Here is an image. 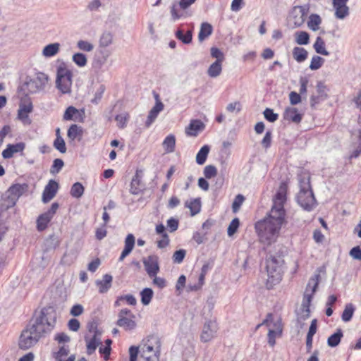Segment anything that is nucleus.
Instances as JSON below:
<instances>
[{"instance_id": "obj_14", "label": "nucleus", "mask_w": 361, "mask_h": 361, "mask_svg": "<svg viewBox=\"0 0 361 361\" xmlns=\"http://www.w3.org/2000/svg\"><path fill=\"white\" fill-rule=\"evenodd\" d=\"M142 171L137 169L130 183V192L133 195H139L144 190V183L142 181Z\"/></svg>"}, {"instance_id": "obj_22", "label": "nucleus", "mask_w": 361, "mask_h": 361, "mask_svg": "<svg viewBox=\"0 0 361 361\" xmlns=\"http://www.w3.org/2000/svg\"><path fill=\"white\" fill-rule=\"evenodd\" d=\"M283 118L286 121L299 123L302 121V116L298 112L297 108L288 106L284 111Z\"/></svg>"}, {"instance_id": "obj_48", "label": "nucleus", "mask_w": 361, "mask_h": 361, "mask_svg": "<svg viewBox=\"0 0 361 361\" xmlns=\"http://www.w3.org/2000/svg\"><path fill=\"white\" fill-rule=\"evenodd\" d=\"M240 226V220L238 218H234L231 222L230 223L228 229L227 233L228 235L231 237L233 236L238 231Z\"/></svg>"}, {"instance_id": "obj_64", "label": "nucleus", "mask_w": 361, "mask_h": 361, "mask_svg": "<svg viewBox=\"0 0 361 361\" xmlns=\"http://www.w3.org/2000/svg\"><path fill=\"white\" fill-rule=\"evenodd\" d=\"M349 254L354 259L361 260V248L360 246L353 247Z\"/></svg>"}, {"instance_id": "obj_57", "label": "nucleus", "mask_w": 361, "mask_h": 361, "mask_svg": "<svg viewBox=\"0 0 361 361\" xmlns=\"http://www.w3.org/2000/svg\"><path fill=\"white\" fill-rule=\"evenodd\" d=\"M77 45L80 50L85 51H91L93 49V45L87 41L80 40Z\"/></svg>"}, {"instance_id": "obj_63", "label": "nucleus", "mask_w": 361, "mask_h": 361, "mask_svg": "<svg viewBox=\"0 0 361 361\" xmlns=\"http://www.w3.org/2000/svg\"><path fill=\"white\" fill-rule=\"evenodd\" d=\"M290 102L292 105H296L301 102L300 94L296 92H291L289 94Z\"/></svg>"}, {"instance_id": "obj_41", "label": "nucleus", "mask_w": 361, "mask_h": 361, "mask_svg": "<svg viewBox=\"0 0 361 361\" xmlns=\"http://www.w3.org/2000/svg\"><path fill=\"white\" fill-rule=\"evenodd\" d=\"M59 51V44L54 43L46 46L43 49V54L47 57L56 55Z\"/></svg>"}, {"instance_id": "obj_4", "label": "nucleus", "mask_w": 361, "mask_h": 361, "mask_svg": "<svg viewBox=\"0 0 361 361\" xmlns=\"http://www.w3.org/2000/svg\"><path fill=\"white\" fill-rule=\"evenodd\" d=\"M254 227L259 242L266 246H270L277 241L282 228L265 217L256 221Z\"/></svg>"}, {"instance_id": "obj_51", "label": "nucleus", "mask_w": 361, "mask_h": 361, "mask_svg": "<svg viewBox=\"0 0 361 361\" xmlns=\"http://www.w3.org/2000/svg\"><path fill=\"white\" fill-rule=\"evenodd\" d=\"M206 274H207V268H206L205 266H204L202 268L201 274L199 276L198 284L195 285V286H194L192 287H190V290H199V289H200L202 288V286L204 283V279H205Z\"/></svg>"}, {"instance_id": "obj_54", "label": "nucleus", "mask_w": 361, "mask_h": 361, "mask_svg": "<svg viewBox=\"0 0 361 361\" xmlns=\"http://www.w3.org/2000/svg\"><path fill=\"white\" fill-rule=\"evenodd\" d=\"M245 201V197L243 195L239 194L235 196L234 201L232 204V209L234 213H236L239 211L241 205Z\"/></svg>"}, {"instance_id": "obj_17", "label": "nucleus", "mask_w": 361, "mask_h": 361, "mask_svg": "<svg viewBox=\"0 0 361 361\" xmlns=\"http://www.w3.org/2000/svg\"><path fill=\"white\" fill-rule=\"evenodd\" d=\"M59 189V184L54 180H50L45 186L42 193V201L44 203L49 202L56 195Z\"/></svg>"}, {"instance_id": "obj_18", "label": "nucleus", "mask_w": 361, "mask_h": 361, "mask_svg": "<svg viewBox=\"0 0 361 361\" xmlns=\"http://www.w3.org/2000/svg\"><path fill=\"white\" fill-rule=\"evenodd\" d=\"M84 117V110H78L72 106H68L63 114V119L66 121L73 120L75 121L83 122Z\"/></svg>"}, {"instance_id": "obj_35", "label": "nucleus", "mask_w": 361, "mask_h": 361, "mask_svg": "<svg viewBox=\"0 0 361 361\" xmlns=\"http://www.w3.org/2000/svg\"><path fill=\"white\" fill-rule=\"evenodd\" d=\"M209 152V147L208 145L202 147L196 155V162L200 165L204 164L207 160Z\"/></svg>"}, {"instance_id": "obj_16", "label": "nucleus", "mask_w": 361, "mask_h": 361, "mask_svg": "<svg viewBox=\"0 0 361 361\" xmlns=\"http://www.w3.org/2000/svg\"><path fill=\"white\" fill-rule=\"evenodd\" d=\"M25 148V144L23 142L16 144H8L7 145L6 149L2 151L1 154L4 159H11L14 156L15 154H23Z\"/></svg>"}, {"instance_id": "obj_11", "label": "nucleus", "mask_w": 361, "mask_h": 361, "mask_svg": "<svg viewBox=\"0 0 361 361\" xmlns=\"http://www.w3.org/2000/svg\"><path fill=\"white\" fill-rule=\"evenodd\" d=\"M32 110L33 106L30 98H27L24 101H21L18 111V118L24 125H30L32 121L29 117V114L32 111Z\"/></svg>"}, {"instance_id": "obj_13", "label": "nucleus", "mask_w": 361, "mask_h": 361, "mask_svg": "<svg viewBox=\"0 0 361 361\" xmlns=\"http://www.w3.org/2000/svg\"><path fill=\"white\" fill-rule=\"evenodd\" d=\"M143 264L150 278L155 277L159 271V257L156 255H151L145 258Z\"/></svg>"}, {"instance_id": "obj_10", "label": "nucleus", "mask_w": 361, "mask_h": 361, "mask_svg": "<svg viewBox=\"0 0 361 361\" xmlns=\"http://www.w3.org/2000/svg\"><path fill=\"white\" fill-rule=\"evenodd\" d=\"M135 316L130 310L122 309L118 314L117 325L126 331H130L135 328L136 323L134 321Z\"/></svg>"}, {"instance_id": "obj_59", "label": "nucleus", "mask_w": 361, "mask_h": 361, "mask_svg": "<svg viewBox=\"0 0 361 361\" xmlns=\"http://www.w3.org/2000/svg\"><path fill=\"white\" fill-rule=\"evenodd\" d=\"M271 139H272V134L271 131H267L262 140V145L265 149L269 148L271 146Z\"/></svg>"}, {"instance_id": "obj_9", "label": "nucleus", "mask_w": 361, "mask_h": 361, "mask_svg": "<svg viewBox=\"0 0 361 361\" xmlns=\"http://www.w3.org/2000/svg\"><path fill=\"white\" fill-rule=\"evenodd\" d=\"M73 73L65 65H61L57 68L56 84L62 94L70 93L72 86Z\"/></svg>"}, {"instance_id": "obj_6", "label": "nucleus", "mask_w": 361, "mask_h": 361, "mask_svg": "<svg viewBox=\"0 0 361 361\" xmlns=\"http://www.w3.org/2000/svg\"><path fill=\"white\" fill-rule=\"evenodd\" d=\"M299 184L300 191L297 195V202L304 210L310 212L317 205L311 188L310 178L307 176L300 178Z\"/></svg>"}, {"instance_id": "obj_52", "label": "nucleus", "mask_w": 361, "mask_h": 361, "mask_svg": "<svg viewBox=\"0 0 361 361\" xmlns=\"http://www.w3.org/2000/svg\"><path fill=\"white\" fill-rule=\"evenodd\" d=\"M203 173L206 178L210 179L217 175V169L213 165H207L204 167Z\"/></svg>"}, {"instance_id": "obj_53", "label": "nucleus", "mask_w": 361, "mask_h": 361, "mask_svg": "<svg viewBox=\"0 0 361 361\" xmlns=\"http://www.w3.org/2000/svg\"><path fill=\"white\" fill-rule=\"evenodd\" d=\"M54 147L61 153H65L66 152V143L61 136L56 137L54 142Z\"/></svg>"}, {"instance_id": "obj_34", "label": "nucleus", "mask_w": 361, "mask_h": 361, "mask_svg": "<svg viewBox=\"0 0 361 361\" xmlns=\"http://www.w3.org/2000/svg\"><path fill=\"white\" fill-rule=\"evenodd\" d=\"M343 336V331L341 329H337L336 332L331 335L327 340V344L330 347L337 346Z\"/></svg>"}, {"instance_id": "obj_37", "label": "nucleus", "mask_w": 361, "mask_h": 361, "mask_svg": "<svg viewBox=\"0 0 361 361\" xmlns=\"http://www.w3.org/2000/svg\"><path fill=\"white\" fill-rule=\"evenodd\" d=\"M185 207H188L190 210L192 216L198 214L201 209V203L198 199L191 200L185 203Z\"/></svg>"}, {"instance_id": "obj_19", "label": "nucleus", "mask_w": 361, "mask_h": 361, "mask_svg": "<svg viewBox=\"0 0 361 361\" xmlns=\"http://www.w3.org/2000/svg\"><path fill=\"white\" fill-rule=\"evenodd\" d=\"M348 0H333V6L335 9V16L343 19L349 14V8L347 6Z\"/></svg>"}, {"instance_id": "obj_25", "label": "nucleus", "mask_w": 361, "mask_h": 361, "mask_svg": "<svg viewBox=\"0 0 361 361\" xmlns=\"http://www.w3.org/2000/svg\"><path fill=\"white\" fill-rule=\"evenodd\" d=\"M112 282V276L109 274H105L103 276L102 280H98L96 281V284L99 288V292L100 293H104L108 291V290L111 286Z\"/></svg>"}, {"instance_id": "obj_55", "label": "nucleus", "mask_w": 361, "mask_h": 361, "mask_svg": "<svg viewBox=\"0 0 361 361\" xmlns=\"http://www.w3.org/2000/svg\"><path fill=\"white\" fill-rule=\"evenodd\" d=\"M264 118L269 122H275L279 118V115L275 114L273 109L267 108L264 111Z\"/></svg>"}, {"instance_id": "obj_2", "label": "nucleus", "mask_w": 361, "mask_h": 361, "mask_svg": "<svg viewBox=\"0 0 361 361\" xmlns=\"http://www.w3.org/2000/svg\"><path fill=\"white\" fill-rule=\"evenodd\" d=\"M288 185L285 182L281 183L279 187L273 196L272 205L266 216V219L274 222L277 225L283 227L286 224L287 214L284 205L287 201Z\"/></svg>"}, {"instance_id": "obj_44", "label": "nucleus", "mask_w": 361, "mask_h": 361, "mask_svg": "<svg viewBox=\"0 0 361 361\" xmlns=\"http://www.w3.org/2000/svg\"><path fill=\"white\" fill-rule=\"evenodd\" d=\"M176 37L184 44H189L192 41V32L187 31L185 33L181 30H178L176 32Z\"/></svg>"}, {"instance_id": "obj_46", "label": "nucleus", "mask_w": 361, "mask_h": 361, "mask_svg": "<svg viewBox=\"0 0 361 361\" xmlns=\"http://www.w3.org/2000/svg\"><path fill=\"white\" fill-rule=\"evenodd\" d=\"M84 192V187L80 183H75L71 189V195L75 198L80 197Z\"/></svg>"}, {"instance_id": "obj_56", "label": "nucleus", "mask_w": 361, "mask_h": 361, "mask_svg": "<svg viewBox=\"0 0 361 361\" xmlns=\"http://www.w3.org/2000/svg\"><path fill=\"white\" fill-rule=\"evenodd\" d=\"M185 255H186V251L185 250L181 249V250L176 251L173 253V257H172L173 262L174 263H177V264L181 263L183 261V259L185 257Z\"/></svg>"}, {"instance_id": "obj_1", "label": "nucleus", "mask_w": 361, "mask_h": 361, "mask_svg": "<svg viewBox=\"0 0 361 361\" xmlns=\"http://www.w3.org/2000/svg\"><path fill=\"white\" fill-rule=\"evenodd\" d=\"M57 320L56 309L51 305L44 307L23 330L18 341L19 348L27 350L34 346L40 338L51 333Z\"/></svg>"}, {"instance_id": "obj_23", "label": "nucleus", "mask_w": 361, "mask_h": 361, "mask_svg": "<svg viewBox=\"0 0 361 361\" xmlns=\"http://www.w3.org/2000/svg\"><path fill=\"white\" fill-rule=\"evenodd\" d=\"M135 237L133 234H128L125 239V247L123 250L122 251L118 260L120 262L123 261V259L132 252L135 246Z\"/></svg>"}, {"instance_id": "obj_29", "label": "nucleus", "mask_w": 361, "mask_h": 361, "mask_svg": "<svg viewBox=\"0 0 361 361\" xmlns=\"http://www.w3.org/2000/svg\"><path fill=\"white\" fill-rule=\"evenodd\" d=\"M171 15L173 21H176L185 16V10L180 8L179 2H174L171 6Z\"/></svg>"}, {"instance_id": "obj_42", "label": "nucleus", "mask_w": 361, "mask_h": 361, "mask_svg": "<svg viewBox=\"0 0 361 361\" xmlns=\"http://www.w3.org/2000/svg\"><path fill=\"white\" fill-rule=\"evenodd\" d=\"M129 118L130 115L127 112L116 115L115 120L117 123V126L121 129L126 128Z\"/></svg>"}, {"instance_id": "obj_20", "label": "nucleus", "mask_w": 361, "mask_h": 361, "mask_svg": "<svg viewBox=\"0 0 361 361\" xmlns=\"http://www.w3.org/2000/svg\"><path fill=\"white\" fill-rule=\"evenodd\" d=\"M216 332V325L211 321L204 324L200 336L202 342H209L214 337Z\"/></svg>"}, {"instance_id": "obj_28", "label": "nucleus", "mask_w": 361, "mask_h": 361, "mask_svg": "<svg viewBox=\"0 0 361 361\" xmlns=\"http://www.w3.org/2000/svg\"><path fill=\"white\" fill-rule=\"evenodd\" d=\"M163 148L166 153H171L175 150L176 137L173 135H167L162 142Z\"/></svg>"}, {"instance_id": "obj_33", "label": "nucleus", "mask_w": 361, "mask_h": 361, "mask_svg": "<svg viewBox=\"0 0 361 361\" xmlns=\"http://www.w3.org/2000/svg\"><path fill=\"white\" fill-rule=\"evenodd\" d=\"M222 59H217L214 62L208 69V75L212 78H215L219 75L221 73Z\"/></svg>"}, {"instance_id": "obj_58", "label": "nucleus", "mask_w": 361, "mask_h": 361, "mask_svg": "<svg viewBox=\"0 0 361 361\" xmlns=\"http://www.w3.org/2000/svg\"><path fill=\"white\" fill-rule=\"evenodd\" d=\"M63 161L61 159H54L53 164L51 168V172L52 173H59V171L62 169L63 166Z\"/></svg>"}, {"instance_id": "obj_26", "label": "nucleus", "mask_w": 361, "mask_h": 361, "mask_svg": "<svg viewBox=\"0 0 361 361\" xmlns=\"http://www.w3.org/2000/svg\"><path fill=\"white\" fill-rule=\"evenodd\" d=\"M292 54L293 59L298 63L304 62L308 57L307 51L305 48L300 47H294L292 51Z\"/></svg>"}, {"instance_id": "obj_47", "label": "nucleus", "mask_w": 361, "mask_h": 361, "mask_svg": "<svg viewBox=\"0 0 361 361\" xmlns=\"http://www.w3.org/2000/svg\"><path fill=\"white\" fill-rule=\"evenodd\" d=\"M73 62L79 67H84L87 63V57L82 53H76L73 56Z\"/></svg>"}, {"instance_id": "obj_62", "label": "nucleus", "mask_w": 361, "mask_h": 361, "mask_svg": "<svg viewBox=\"0 0 361 361\" xmlns=\"http://www.w3.org/2000/svg\"><path fill=\"white\" fill-rule=\"evenodd\" d=\"M83 311H84L83 307L81 305L77 304V305H74L71 307L70 313L71 315H73L74 317H78V316H80V314H82Z\"/></svg>"}, {"instance_id": "obj_50", "label": "nucleus", "mask_w": 361, "mask_h": 361, "mask_svg": "<svg viewBox=\"0 0 361 361\" xmlns=\"http://www.w3.org/2000/svg\"><path fill=\"white\" fill-rule=\"evenodd\" d=\"M324 62V59L319 56H314L310 64V68L311 70H317L322 67Z\"/></svg>"}, {"instance_id": "obj_60", "label": "nucleus", "mask_w": 361, "mask_h": 361, "mask_svg": "<svg viewBox=\"0 0 361 361\" xmlns=\"http://www.w3.org/2000/svg\"><path fill=\"white\" fill-rule=\"evenodd\" d=\"M169 243L170 240L168 234H164V235L161 236V239L157 241V245L159 248L163 249L168 247Z\"/></svg>"}, {"instance_id": "obj_7", "label": "nucleus", "mask_w": 361, "mask_h": 361, "mask_svg": "<svg viewBox=\"0 0 361 361\" xmlns=\"http://www.w3.org/2000/svg\"><path fill=\"white\" fill-rule=\"evenodd\" d=\"M49 77L47 74L38 72L33 78H29L18 88L19 96L27 97L44 90L48 84Z\"/></svg>"}, {"instance_id": "obj_32", "label": "nucleus", "mask_w": 361, "mask_h": 361, "mask_svg": "<svg viewBox=\"0 0 361 361\" xmlns=\"http://www.w3.org/2000/svg\"><path fill=\"white\" fill-rule=\"evenodd\" d=\"M87 353L92 355L96 350L97 346L100 343L99 338L94 334L91 338H86Z\"/></svg>"}, {"instance_id": "obj_21", "label": "nucleus", "mask_w": 361, "mask_h": 361, "mask_svg": "<svg viewBox=\"0 0 361 361\" xmlns=\"http://www.w3.org/2000/svg\"><path fill=\"white\" fill-rule=\"evenodd\" d=\"M204 124L200 120H192L185 128V133L188 136L195 137L204 129Z\"/></svg>"}, {"instance_id": "obj_15", "label": "nucleus", "mask_w": 361, "mask_h": 361, "mask_svg": "<svg viewBox=\"0 0 361 361\" xmlns=\"http://www.w3.org/2000/svg\"><path fill=\"white\" fill-rule=\"evenodd\" d=\"M317 287V282L314 281L312 286H311V283L310 282L304 293L302 306L304 309H305V311L307 312V316H309L310 312V307Z\"/></svg>"}, {"instance_id": "obj_36", "label": "nucleus", "mask_w": 361, "mask_h": 361, "mask_svg": "<svg viewBox=\"0 0 361 361\" xmlns=\"http://www.w3.org/2000/svg\"><path fill=\"white\" fill-rule=\"evenodd\" d=\"M315 51L324 56H328L329 51L326 49V44L324 39L321 37H317L314 44Z\"/></svg>"}, {"instance_id": "obj_31", "label": "nucleus", "mask_w": 361, "mask_h": 361, "mask_svg": "<svg viewBox=\"0 0 361 361\" xmlns=\"http://www.w3.org/2000/svg\"><path fill=\"white\" fill-rule=\"evenodd\" d=\"M212 26L208 23H203L201 25L198 34V39L200 42L204 40L212 33Z\"/></svg>"}, {"instance_id": "obj_3", "label": "nucleus", "mask_w": 361, "mask_h": 361, "mask_svg": "<svg viewBox=\"0 0 361 361\" xmlns=\"http://www.w3.org/2000/svg\"><path fill=\"white\" fill-rule=\"evenodd\" d=\"M161 341L155 336H149L142 341L141 345L140 361H159L161 354ZM139 348L131 346L129 348V361H137Z\"/></svg>"}, {"instance_id": "obj_5", "label": "nucleus", "mask_w": 361, "mask_h": 361, "mask_svg": "<svg viewBox=\"0 0 361 361\" xmlns=\"http://www.w3.org/2000/svg\"><path fill=\"white\" fill-rule=\"evenodd\" d=\"M265 269L267 276L264 283L265 287L268 290L274 289L282 281V264L276 257L271 256L266 259Z\"/></svg>"}, {"instance_id": "obj_43", "label": "nucleus", "mask_w": 361, "mask_h": 361, "mask_svg": "<svg viewBox=\"0 0 361 361\" xmlns=\"http://www.w3.org/2000/svg\"><path fill=\"white\" fill-rule=\"evenodd\" d=\"M354 312L355 308L353 304L346 305L341 315L342 320L345 322H349L352 319Z\"/></svg>"}, {"instance_id": "obj_30", "label": "nucleus", "mask_w": 361, "mask_h": 361, "mask_svg": "<svg viewBox=\"0 0 361 361\" xmlns=\"http://www.w3.org/2000/svg\"><path fill=\"white\" fill-rule=\"evenodd\" d=\"M52 219L50 216H47L44 213L40 214L36 221L37 224V229L38 231H43L47 227Z\"/></svg>"}, {"instance_id": "obj_45", "label": "nucleus", "mask_w": 361, "mask_h": 361, "mask_svg": "<svg viewBox=\"0 0 361 361\" xmlns=\"http://www.w3.org/2000/svg\"><path fill=\"white\" fill-rule=\"evenodd\" d=\"M113 42V35L110 32H104L99 39V45L102 47H106Z\"/></svg>"}, {"instance_id": "obj_49", "label": "nucleus", "mask_w": 361, "mask_h": 361, "mask_svg": "<svg viewBox=\"0 0 361 361\" xmlns=\"http://www.w3.org/2000/svg\"><path fill=\"white\" fill-rule=\"evenodd\" d=\"M125 300L130 305H135L137 303L135 298L133 295H126L119 297L117 300L115 302L116 306H119L121 305V301Z\"/></svg>"}, {"instance_id": "obj_38", "label": "nucleus", "mask_w": 361, "mask_h": 361, "mask_svg": "<svg viewBox=\"0 0 361 361\" xmlns=\"http://www.w3.org/2000/svg\"><path fill=\"white\" fill-rule=\"evenodd\" d=\"M295 42L300 45H306L310 42V35L305 31H298L295 34Z\"/></svg>"}, {"instance_id": "obj_39", "label": "nucleus", "mask_w": 361, "mask_h": 361, "mask_svg": "<svg viewBox=\"0 0 361 361\" xmlns=\"http://www.w3.org/2000/svg\"><path fill=\"white\" fill-rule=\"evenodd\" d=\"M321 23L322 19L317 14H312L309 18L307 25L312 30L316 31L319 30Z\"/></svg>"}, {"instance_id": "obj_24", "label": "nucleus", "mask_w": 361, "mask_h": 361, "mask_svg": "<svg viewBox=\"0 0 361 361\" xmlns=\"http://www.w3.org/2000/svg\"><path fill=\"white\" fill-rule=\"evenodd\" d=\"M164 106L162 102H158L157 104H155L153 108L149 111L147 120L145 121V126L147 128H149L152 125V123L155 121L159 112H161L164 109Z\"/></svg>"}, {"instance_id": "obj_40", "label": "nucleus", "mask_w": 361, "mask_h": 361, "mask_svg": "<svg viewBox=\"0 0 361 361\" xmlns=\"http://www.w3.org/2000/svg\"><path fill=\"white\" fill-rule=\"evenodd\" d=\"M153 294H154L153 290L151 288H144L140 293L141 302L144 305H149L152 299Z\"/></svg>"}, {"instance_id": "obj_12", "label": "nucleus", "mask_w": 361, "mask_h": 361, "mask_svg": "<svg viewBox=\"0 0 361 361\" xmlns=\"http://www.w3.org/2000/svg\"><path fill=\"white\" fill-rule=\"evenodd\" d=\"M307 12L302 6H295L289 16V23L294 27H300L305 22Z\"/></svg>"}, {"instance_id": "obj_61", "label": "nucleus", "mask_w": 361, "mask_h": 361, "mask_svg": "<svg viewBox=\"0 0 361 361\" xmlns=\"http://www.w3.org/2000/svg\"><path fill=\"white\" fill-rule=\"evenodd\" d=\"M68 327L72 331H78L80 327V323L77 319H71L68 322Z\"/></svg>"}, {"instance_id": "obj_27", "label": "nucleus", "mask_w": 361, "mask_h": 361, "mask_svg": "<svg viewBox=\"0 0 361 361\" xmlns=\"http://www.w3.org/2000/svg\"><path fill=\"white\" fill-rule=\"evenodd\" d=\"M83 135L82 127L76 124H72L68 130L67 135L69 139L74 140L75 139L80 140Z\"/></svg>"}, {"instance_id": "obj_8", "label": "nucleus", "mask_w": 361, "mask_h": 361, "mask_svg": "<svg viewBox=\"0 0 361 361\" xmlns=\"http://www.w3.org/2000/svg\"><path fill=\"white\" fill-rule=\"evenodd\" d=\"M262 325H266L269 327L267 335L268 343L271 347H274L276 344V338H280L283 334V326L281 319L278 318L274 321L273 314L269 313L262 323L257 326V329L259 328Z\"/></svg>"}]
</instances>
